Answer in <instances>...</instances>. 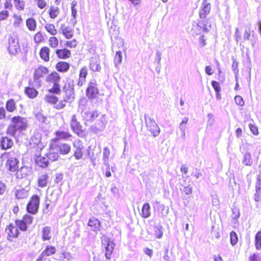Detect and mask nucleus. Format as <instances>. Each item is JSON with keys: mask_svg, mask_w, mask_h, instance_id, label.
<instances>
[{"mask_svg": "<svg viewBox=\"0 0 261 261\" xmlns=\"http://www.w3.org/2000/svg\"><path fill=\"white\" fill-rule=\"evenodd\" d=\"M18 160L16 157H13L11 156V154H9V157L7 160L6 163L7 168L12 172H15L17 170Z\"/></svg>", "mask_w": 261, "mask_h": 261, "instance_id": "nucleus-11", "label": "nucleus"}, {"mask_svg": "<svg viewBox=\"0 0 261 261\" xmlns=\"http://www.w3.org/2000/svg\"><path fill=\"white\" fill-rule=\"evenodd\" d=\"M70 127L74 133L79 136H81L83 133L82 126L77 120L75 115H72L70 123Z\"/></svg>", "mask_w": 261, "mask_h": 261, "instance_id": "nucleus-8", "label": "nucleus"}, {"mask_svg": "<svg viewBox=\"0 0 261 261\" xmlns=\"http://www.w3.org/2000/svg\"><path fill=\"white\" fill-rule=\"evenodd\" d=\"M249 128L250 130L254 135H257L258 134V128L256 126L253 124H250Z\"/></svg>", "mask_w": 261, "mask_h": 261, "instance_id": "nucleus-61", "label": "nucleus"}, {"mask_svg": "<svg viewBox=\"0 0 261 261\" xmlns=\"http://www.w3.org/2000/svg\"><path fill=\"white\" fill-rule=\"evenodd\" d=\"M14 17L15 21L14 22V25L18 27L22 22V19L20 16L14 15Z\"/></svg>", "mask_w": 261, "mask_h": 261, "instance_id": "nucleus-60", "label": "nucleus"}, {"mask_svg": "<svg viewBox=\"0 0 261 261\" xmlns=\"http://www.w3.org/2000/svg\"><path fill=\"white\" fill-rule=\"evenodd\" d=\"M211 8L210 3L207 2V0H203L201 9L199 12V16L200 18H205L210 13Z\"/></svg>", "mask_w": 261, "mask_h": 261, "instance_id": "nucleus-13", "label": "nucleus"}, {"mask_svg": "<svg viewBox=\"0 0 261 261\" xmlns=\"http://www.w3.org/2000/svg\"><path fill=\"white\" fill-rule=\"evenodd\" d=\"M49 46L53 48H56L58 45V40L56 37H51L49 40Z\"/></svg>", "mask_w": 261, "mask_h": 261, "instance_id": "nucleus-47", "label": "nucleus"}, {"mask_svg": "<svg viewBox=\"0 0 261 261\" xmlns=\"http://www.w3.org/2000/svg\"><path fill=\"white\" fill-rule=\"evenodd\" d=\"M51 238L50 229H43L42 239L44 241L48 240Z\"/></svg>", "mask_w": 261, "mask_h": 261, "instance_id": "nucleus-49", "label": "nucleus"}, {"mask_svg": "<svg viewBox=\"0 0 261 261\" xmlns=\"http://www.w3.org/2000/svg\"><path fill=\"white\" fill-rule=\"evenodd\" d=\"M56 249L55 247L47 246L45 249L41 252L39 256L44 258H48V256L54 254L56 253Z\"/></svg>", "mask_w": 261, "mask_h": 261, "instance_id": "nucleus-19", "label": "nucleus"}, {"mask_svg": "<svg viewBox=\"0 0 261 261\" xmlns=\"http://www.w3.org/2000/svg\"><path fill=\"white\" fill-rule=\"evenodd\" d=\"M150 215V206L149 203H145L141 210V216L143 218H148Z\"/></svg>", "mask_w": 261, "mask_h": 261, "instance_id": "nucleus-29", "label": "nucleus"}, {"mask_svg": "<svg viewBox=\"0 0 261 261\" xmlns=\"http://www.w3.org/2000/svg\"><path fill=\"white\" fill-rule=\"evenodd\" d=\"M189 121V118L188 117H185L181 122L180 123L179 125V128L181 132L186 131L187 128V123Z\"/></svg>", "mask_w": 261, "mask_h": 261, "instance_id": "nucleus-44", "label": "nucleus"}, {"mask_svg": "<svg viewBox=\"0 0 261 261\" xmlns=\"http://www.w3.org/2000/svg\"><path fill=\"white\" fill-rule=\"evenodd\" d=\"M101 241L102 245L106 249L105 256L108 259H110L111 258L115 244L113 241L106 236H102Z\"/></svg>", "mask_w": 261, "mask_h": 261, "instance_id": "nucleus-3", "label": "nucleus"}, {"mask_svg": "<svg viewBox=\"0 0 261 261\" xmlns=\"http://www.w3.org/2000/svg\"><path fill=\"white\" fill-rule=\"evenodd\" d=\"M56 53L58 57L61 59H67L70 57V51L67 49H57Z\"/></svg>", "mask_w": 261, "mask_h": 261, "instance_id": "nucleus-26", "label": "nucleus"}, {"mask_svg": "<svg viewBox=\"0 0 261 261\" xmlns=\"http://www.w3.org/2000/svg\"><path fill=\"white\" fill-rule=\"evenodd\" d=\"M232 217L233 219H237L238 217H239L240 213L239 210L236 207L232 209Z\"/></svg>", "mask_w": 261, "mask_h": 261, "instance_id": "nucleus-58", "label": "nucleus"}, {"mask_svg": "<svg viewBox=\"0 0 261 261\" xmlns=\"http://www.w3.org/2000/svg\"><path fill=\"white\" fill-rule=\"evenodd\" d=\"M33 221V217L28 215H25L22 220H17L16 221V224L19 228H27Z\"/></svg>", "mask_w": 261, "mask_h": 261, "instance_id": "nucleus-12", "label": "nucleus"}, {"mask_svg": "<svg viewBox=\"0 0 261 261\" xmlns=\"http://www.w3.org/2000/svg\"><path fill=\"white\" fill-rule=\"evenodd\" d=\"M202 23L203 32H206L209 31L211 28V24L207 21H200Z\"/></svg>", "mask_w": 261, "mask_h": 261, "instance_id": "nucleus-53", "label": "nucleus"}, {"mask_svg": "<svg viewBox=\"0 0 261 261\" xmlns=\"http://www.w3.org/2000/svg\"><path fill=\"white\" fill-rule=\"evenodd\" d=\"M61 77L57 72H53L47 76L46 80L47 82H50L55 84H59L60 81Z\"/></svg>", "mask_w": 261, "mask_h": 261, "instance_id": "nucleus-20", "label": "nucleus"}, {"mask_svg": "<svg viewBox=\"0 0 261 261\" xmlns=\"http://www.w3.org/2000/svg\"><path fill=\"white\" fill-rule=\"evenodd\" d=\"M12 0H0V20L6 19L9 16L7 10H3V8L11 9L12 8Z\"/></svg>", "mask_w": 261, "mask_h": 261, "instance_id": "nucleus-4", "label": "nucleus"}, {"mask_svg": "<svg viewBox=\"0 0 261 261\" xmlns=\"http://www.w3.org/2000/svg\"><path fill=\"white\" fill-rule=\"evenodd\" d=\"M86 94L89 98H94L98 94V90L95 82H91L89 83L86 90Z\"/></svg>", "mask_w": 261, "mask_h": 261, "instance_id": "nucleus-10", "label": "nucleus"}, {"mask_svg": "<svg viewBox=\"0 0 261 261\" xmlns=\"http://www.w3.org/2000/svg\"><path fill=\"white\" fill-rule=\"evenodd\" d=\"M15 194L17 199H22L29 196V191L24 189H19L16 190Z\"/></svg>", "mask_w": 261, "mask_h": 261, "instance_id": "nucleus-25", "label": "nucleus"}, {"mask_svg": "<svg viewBox=\"0 0 261 261\" xmlns=\"http://www.w3.org/2000/svg\"><path fill=\"white\" fill-rule=\"evenodd\" d=\"M37 4V6L41 9H44L47 5L46 2L44 0H34Z\"/></svg>", "mask_w": 261, "mask_h": 261, "instance_id": "nucleus-52", "label": "nucleus"}, {"mask_svg": "<svg viewBox=\"0 0 261 261\" xmlns=\"http://www.w3.org/2000/svg\"><path fill=\"white\" fill-rule=\"evenodd\" d=\"M87 120L90 121V120H93L96 118H97L98 116V113L97 111H93L91 112H89L87 114Z\"/></svg>", "mask_w": 261, "mask_h": 261, "instance_id": "nucleus-46", "label": "nucleus"}, {"mask_svg": "<svg viewBox=\"0 0 261 261\" xmlns=\"http://www.w3.org/2000/svg\"><path fill=\"white\" fill-rule=\"evenodd\" d=\"M90 68L93 71H99L100 69L99 60L97 57H92L90 60Z\"/></svg>", "mask_w": 261, "mask_h": 261, "instance_id": "nucleus-21", "label": "nucleus"}, {"mask_svg": "<svg viewBox=\"0 0 261 261\" xmlns=\"http://www.w3.org/2000/svg\"><path fill=\"white\" fill-rule=\"evenodd\" d=\"M192 191H193L192 188L191 187H190V186L184 187V189L183 190L184 192L186 195H190V194H192Z\"/></svg>", "mask_w": 261, "mask_h": 261, "instance_id": "nucleus-63", "label": "nucleus"}, {"mask_svg": "<svg viewBox=\"0 0 261 261\" xmlns=\"http://www.w3.org/2000/svg\"><path fill=\"white\" fill-rule=\"evenodd\" d=\"M59 155L57 152H49L47 155V159L51 161H55L59 158Z\"/></svg>", "mask_w": 261, "mask_h": 261, "instance_id": "nucleus-48", "label": "nucleus"}, {"mask_svg": "<svg viewBox=\"0 0 261 261\" xmlns=\"http://www.w3.org/2000/svg\"><path fill=\"white\" fill-rule=\"evenodd\" d=\"M56 135L57 138L59 139H66L71 137V135H70L67 132H60L58 131L56 132Z\"/></svg>", "mask_w": 261, "mask_h": 261, "instance_id": "nucleus-42", "label": "nucleus"}, {"mask_svg": "<svg viewBox=\"0 0 261 261\" xmlns=\"http://www.w3.org/2000/svg\"><path fill=\"white\" fill-rule=\"evenodd\" d=\"M243 163L246 166H251L252 163L251 156L250 153H246L244 155Z\"/></svg>", "mask_w": 261, "mask_h": 261, "instance_id": "nucleus-43", "label": "nucleus"}, {"mask_svg": "<svg viewBox=\"0 0 261 261\" xmlns=\"http://www.w3.org/2000/svg\"><path fill=\"white\" fill-rule=\"evenodd\" d=\"M60 32L62 33L67 39H70L73 36L72 29L63 24L61 25Z\"/></svg>", "mask_w": 261, "mask_h": 261, "instance_id": "nucleus-16", "label": "nucleus"}, {"mask_svg": "<svg viewBox=\"0 0 261 261\" xmlns=\"http://www.w3.org/2000/svg\"><path fill=\"white\" fill-rule=\"evenodd\" d=\"M64 91L65 93V99L67 102H72L74 99V92L73 90V86L69 84L68 87H64Z\"/></svg>", "mask_w": 261, "mask_h": 261, "instance_id": "nucleus-15", "label": "nucleus"}, {"mask_svg": "<svg viewBox=\"0 0 261 261\" xmlns=\"http://www.w3.org/2000/svg\"><path fill=\"white\" fill-rule=\"evenodd\" d=\"M50 49L47 47H43L40 51V56L42 59L45 61H48L49 60Z\"/></svg>", "mask_w": 261, "mask_h": 261, "instance_id": "nucleus-28", "label": "nucleus"}, {"mask_svg": "<svg viewBox=\"0 0 261 261\" xmlns=\"http://www.w3.org/2000/svg\"><path fill=\"white\" fill-rule=\"evenodd\" d=\"M67 100L65 99L56 105V108L58 109H63L66 105Z\"/></svg>", "mask_w": 261, "mask_h": 261, "instance_id": "nucleus-62", "label": "nucleus"}, {"mask_svg": "<svg viewBox=\"0 0 261 261\" xmlns=\"http://www.w3.org/2000/svg\"><path fill=\"white\" fill-rule=\"evenodd\" d=\"M88 225L90 227L97 228L100 227V223L97 219L95 218H92L89 219Z\"/></svg>", "mask_w": 261, "mask_h": 261, "instance_id": "nucleus-36", "label": "nucleus"}, {"mask_svg": "<svg viewBox=\"0 0 261 261\" xmlns=\"http://www.w3.org/2000/svg\"><path fill=\"white\" fill-rule=\"evenodd\" d=\"M69 64L65 62L61 61L58 62L56 65L57 70L61 72H65L68 70L69 68Z\"/></svg>", "mask_w": 261, "mask_h": 261, "instance_id": "nucleus-24", "label": "nucleus"}, {"mask_svg": "<svg viewBox=\"0 0 261 261\" xmlns=\"http://www.w3.org/2000/svg\"><path fill=\"white\" fill-rule=\"evenodd\" d=\"M26 25L30 31H34L36 28V21L33 18H28L26 21Z\"/></svg>", "mask_w": 261, "mask_h": 261, "instance_id": "nucleus-33", "label": "nucleus"}, {"mask_svg": "<svg viewBox=\"0 0 261 261\" xmlns=\"http://www.w3.org/2000/svg\"><path fill=\"white\" fill-rule=\"evenodd\" d=\"M43 39V37L41 33L38 32L34 36V41L36 43L40 42Z\"/></svg>", "mask_w": 261, "mask_h": 261, "instance_id": "nucleus-57", "label": "nucleus"}, {"mask_svg": "<svg viewBox=\"0 0 261 261\" xmlns=\"http://www.w3.org/2000/svg\"><path fill=\"white\" fill-rule=\"evenodd\" d=\"M35 162L37 165L42 168H46L48 164V159L46 157L41 155L36 156Z\"/></svg>", "mask_w": 261, "mask_h": 261, "instance_id": "nucleus-22", "label": "nucleus"}, {"mask_svg": "<svg viewBox=\"0 0 261 261\" xmlns=\"http://www.w3.org/2000/svg\"><path fill=\"white\" fill-rule=\"evenodd\" d=\"M8 49L9 53L13 55H15L20 50L18 40L17 37L11 36L9 38Z\"/></svg>", "mask_w": 261, "mask_h": 261, "instance_id": "nucleus-6", "label": "nucleus"}, {"mask_svg": "<svg viewBox=\"0 0 261 261\" xmlns=\"http://www.w3.org/2000/svg\"><path fill=\"white\" fill-rule=\"evenodd\" d=\"M15 8L19 10L22 11L24 9L25 6V2L22 0H13Z\"/></svg>", "mask_w": 261, "mask_h": 261, "instance_id": "nucleus-40", "label": "nucleus"}, {"mask_svg": "<svg viewBox=\"0 0 261 261\" xmlns=\"http://www.w3.org/2000/svg\"><path fill=\"white\" fill-rule=\"evenodd\" d=\"M60 91V86L59 84H54L52 88L49 90V93H58Z\"/></svg>", "mask_w": 261, "mask_h": 261, "instance_id": "nucleus-51", "label": "nucleus"}, {"mask_svg": "<svg viewBox=\"0 0 261 261\" xmlns=\"http://www.w3.org/2000/svg\"><path fill=\"white\" fill-rule=\"evenodd\" d=\"M1 146L3 149H7L13 145V141L7 137H3L0 141Z\"/></svg>", "mask_w": 261, "mask_h": 261, "instance_id": "nucleus-17", "label": "nucleus"}, {"mask_svg": "<svg viewBox=\"0 0 261 261\" xmlns=\"http://www.w3.org/2000/svg\"><path fill=\"white\" fill-rule=\"evenodd\" d=\"M234 100L237 105L242 106L244 105V101L242 97L240 96H236L234 98Z\"/></svg>", "mask_w": 261, "mask_h": 261, "instance_id": "nucleus-56", "label": "nucleus"}, {"mask_svg": "<svg viewBox=\"0 0 261 261\" xmlns=\"http://www.w3.org/2000/svg\"><path fill=\"white\" fill-rule=\"evenodd\" d=\"M38 185L40 187H44L48 182V176L46 174H42L39 176L38 180Z\"/></svg>", "mask_w": 261, "mask_h": 261, "instance_id": "nucleus-34", "label": "nucleus"}, {"mask_svg": "<svg viewBox=\"0 0 261 261\" xmlns=\"http://www.w3.org/2000/svg\"><path fill=\"white\" fill-rule=\"evenodd\" d=\"M28 127V121L26 118L20 116L13 117L6 133L15 138L17 137L21 132L25 130Z\"/></svg>", "mask_w": 261, "mask_h": 261, "instance_id": "nucleus-1", "label": "nucleus"}, {"mask_svg": "<svg viewBox=\"0 0 261 261\" xmlns=\"http://www.w3.org/2000/svg\"><path fill=\"white\" fill-rule=\"evenodd\" d=\"M248 261H259L258 256L255 253L251 254L249 256Z\"/></svg>", "mask_w": 261, "mask_h": 261, "instance_id": "nucleus-64", "label": "nucleus"}, {"mask_svg": "<svg viewBox=\"0 0 261 261\" xmlns=\"http://www.w3.org/2000/svg\"><path fill=\"white\" fill-rule=\"evenodd\" d=\"M202 29V23H201L200 21H199L197 23L193 25L191 30L192 33L196 35H200L202 32H203Z\"/></svg>", "mask_w": 261, "mask_h": 261, "instance_id": "nucleus-27", "label": "nucleus"}, {"mask_svg": "<svg viewBox=\"0 0 261 261\" xmlns=\"http://www.w3.org/2000/svg\"><path fill=\"white\" fill-rule=\"evenodd\" d=\"M255 245L257 250L261 249V231H259L255 235Z\"/></svg>", "mask_w": 261, "mask_h": 261, "instance_id": "nucleus-39", "label": "nucleus"}, {"mask_svg": "<svg viewBox=\"0 0 261 261\" xmlns=\"http://www.w3.org/2000/svg\"><path fill=\"white\" fill-rule=\"evenodd\" d=\"M122 60V53L120 51H116L114 59V63L116 67L118 68L119 65L121 63Z\"/></svg>", "mask_w": 261, "mask_h": 261, "instance_id": "nucleus-35", "label": "nucleus"}, {"mask_svg": "<svg viewBox=\"0 0 261 261\" xmlns=\"http://www.w3.org/2000/svg\"><path fill=\"white\" fill-rule=\"evenodd\" d=\"M40 203V198L37 195H34L31 198L27 205V211L32 214H35L38 212Z\"/></svg>", "mask_w": 261, "mask_h": 261, "instance_id": "nucleus-5", "label": "nucleus"}, {"mask_svg": "<svg viewBox=\"0 0 261 261\" xmlns=\"http://www.w3.org/2000/svg\"><path fill=\"white\" fill-rule=\"evenodd\" d=\"M48 72V69L44 66H39L34 71V78L35 81H39L40 79L42 77Z\"/></svg>", "mask_w": 261, "mask_h": 261, "instance_id": "nucleus-14", "label": "nucleus"}, {"mask_svg": "<svg viewBox=\"0 0 261 261\" xmlns=\"http://www.w3.org/2000/svg\"><path fill=\"white\" fill-rule=\"evenodd\" d=\"M76 13H77V11H76V9H75L74 8V6H71V13H72V16L73 17V18L71 20L73 22V25H75L76 23V20L75 19Z\"/></svg>", "mask_w": 261, "mask_h": 261, "instance_id": "nucleus-55", "label": "nucleus"}, {"mask_svg": "<svg viewBox=\"0 0 261 261\" xmlns=\"http://www.w3.org/2000/svg\"><path fill=\"white\" fill-rule=\"evenodd\" d=\"M73 145L74 148H75L73 154L75 159L79 160L82 159L83 155V152L82 151L84 149V146L82 141L80 140H75L73 142Z\"/></svg>", "mask_w": 261, "mask_h": 261, "instance_id": "nucleus-7", "label": "nucleus"}, {"mask_svg": "<svg viewBox=\"0 0 261 261\" xmlns=\"http://www.w3.org/2000/svg\"><path fill=\"white\" fill-rule=\"evenodd\" d=\"M110 155V150L109 148L106 147L103 148L102 153V160L103 164L107 167V169H109L110 165L109 163V158Z\"/></svg>", "mask_w": 261, "mask_h": 261, "instance_id": "nucleus-23", "label": "nucleus"}, {"mask_svg": "<svg viewBox=\"0 0 261 261\" xmlns=\"http://www.w3.org/2000/svg\"><path fill=\"white\" fill-rule=\"evenodd\" d=\"M31 173V169L27 167L24 166L20 168L16 172V176L19 178H23L27 176Z\"/></svg>", "mask_w": 261, "mask_h": 261, "instance_id": "nucleus-18", "label": "nucleus"}, {"mask_svg": "<svg viewBox=\"0 0 261 261\" xmlns=\"http://www.w3.org/2000/svg\"><path fill=\"white\" fill-rule=\"evenodd\" d=\"M87 71L86 67L82 68L80 72V77L86 79L87 75Z\"/></svg>", "mask_w": 261, "mask_h": 261, "instance_id": "nucleus-59", "label": "nucleus"}, {"mask_svg": "<svg viewBox=\"0 0 261 261\" xmlns=\"http://www.w3.org/2000/svg\"><path fill=\"white\" fill-rule=\"evenodd\" d=\"M30 144L36 146L37 149L41 150L44 147L41 142V134L38 132H35L30 140Z\"/></svg>", "mask_w": 261, "mask_h": 261, "instance_id": "nucleus-9", "label": "nucleus"}, {"mask_svg": "<svg viewBox=\"0 0 261 261\" xmlns=\"http://www.w3.org/2000/svg\"><path fill=\"white\" fill-rule=\"evenodd\" d=\"M212 85L213 88L215 89L216 92L217 93V95H219V93L221 91L220 84L217 82L213 81L212 82Z\"/></svg>", "mask_w": 261, "mask_h": 261, "instance_id": "nucleus-50", "label": "nucleus"}, {"mask_svg": "<svg viewBox=\"0 0 261 261\" xmlns=\"http://www.w3.org/2000/svg\"><path fill=\"white\" fill-rule=\"evenodd\" d=\"M6 109L10 112H13L16 109L15 102L13 99H11L7 102Z\"/></svg>", "mask_w": 261, "mask_h": 261, "instance_id": "nucleus-38", "label": "nucleus"}, {"mask_svg": "<svg viewBox=\"0 0 261 261\" xmlns=\"http://www.w3.org/2000/svg\"><path fill=\"white\" fill-rule=\"evenodd\" d=\"M230 236L231 244L232 245H236L238 241V238L237 233L234 231H232L230 232Z\"/></svg>", "mask_w": 261, "mask_h": 261, "instance_id": "nucleus-45", "label": "nucleus"}, {"mask_svg": "<svg viewBox=\"0 0 261 261\" xmlns=\"http://www.w3.org/2000/svg\"><path fill=\"white\" fill-rule=\"evenodd\" d=\"M58 147L60 152L64 154L68 153L71 149L70 146L66 143L60 144Z\"/></svg>", "mask_w": 261, "mask_h": 261, "instance_id": "nucleus-30", "label": "nucleus"}, {"mask_svg": "<svg viewBox=\"0 0 261 261\" xmlns=\"http://www.w3.org/2000/svg\"><path fill=\"white\" fill-rule=\"evenodd\" d=\"M45 100L48 103L56 104L58 101V98L53 94L48 93L46 95Z\"/></svg>", "mask_w": 261, "mask_h": 261, "instance_id": "nucleus-37", "label": "nucleus"}, {"mask_svg": "<svg viewBox=\"0 0 261 261\" xmlns=\"http://www.w3.org/2000/svg\"><path fill=\"white\" fill-rule=\"evenodd\" d=\"M46 31L49 32L52 35H55L57 33V31L55 28V27L53 24H46L45 26Z\"/></svg>", "mask_w": 261, "mask_h": 261, "instance_id": "nucleus-41", "label": "nucleus"}, {"mask_svg": "<svg viewBox=\"0 0 261 261\" xmlns=\"http://www.w3.org/2000/svg\"><path fill=\"white\" fill-rule=\"evenodd\" d=\"M58 13L59 11L58 8H51L49 12V15L51 18H55L57 16Z\"/></svg>", "mask_w": 261, "mask_h": 261, "instance_id": "nucleus-54", "label": "nucleus"}, {"mask_svg": "<svg viewBox=\"0 0 261 261\" xmlns=\"http://www.w3.org/2000/svg\"><path fill=\"white\" fill-rule=\"evenodd\" d=\"M25 94L31 98H34L37 96L38 91L33 88L27 87L25 89Z\"/></svg>", "mask_w": 261, "mask_h": 261, "instance_id": "nucleus-32", "label": "nucleus"}, {"mask_svg": "<svg viewBox=\"0 0 261 261\" xmlns=\"http://www.w3.org/2000/svg\"><path fill=\"white\" fill-rule=\"evenodd\" d=\"M144 117L147 130L150 132L154 137L158 136L160 134V128L154 119L146 115H145Z\"/></svg>", "mask_w": 261, "mask_h": 261, "instance_id": "nucleus-2", "label": "nucleus"}, {"mask_svg": "<svg viewBox=\"0 0 261 261\" xmlns=\"http://www.w3.org/2000/svg\"><path fill=\"white\" fill-rule=\"evenodd\" d=\"M7 230V238L10 241H13L18 236V229H6Z\"/></svg>", "mask_w": 261, "mask_h": 261, "instance_id": "nucleus-31", "label": "nucleus"}]
</instances>
